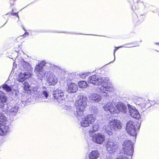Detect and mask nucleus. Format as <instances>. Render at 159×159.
<instances>
[{
	"label": "nucleus",
	"mask_w": 159,
	"mask_h": 159,
	"mask_svg": "<svg viewBox=\"0 0 159 159\" xmlns=\"http://www.w3.org/2000/svg\"><path fill=\"white\" fill-rule=\"evenodd\" d=\"M51 68L54 71L58 73L59 76L62 77V75L64 72L59 67L49 63H46L44 61H41L39 64L36 65L34 72L37 75L38 78L41 80L44 77L46 74V77L48 82L50 85H55L57 82V79L54 74L51 72H48L47 73L44 69Z\"/></svg>",
	"instance_id": "nucleus-1"
},
{
	"label": "nucleus",
	"mask_w": 159,
	"mask_h": 159,
	"mask_svg": "<svg viewBox=\"0 0 159 159\" xmlns=\"http://www.w3.org/2000/svg\"><path fill=\"white\" fill-rule=\"evenodd\" d=\"M88 82L96 85H100L102 84L101 86L99 88V90H97L103 96H107L108 95L107 92L108 91H113L114 89L113 85L109 82L107 78H102L95 75H93L89 77Z\"/></svg>",
	"instance_id": "nucleus-2"
},
{
	"label": "nucleus",
	"mask_w": 159,
	"mask_h": 159,
	"mask_svg": "<svg viewBox=\"0 0 159 159\" xmlns=\"http://www.w3.org/2000/svg\"><path fill=\"white\" fill-rule=\"evenodd\" d=\"M5 95L3 92H0V96L2 98L0 99V108L3 111L7 112L10 116L16 115L18 111V107L10 104H6L7 97Z\"/></svg>",
	"instance_id": "nucleus-3"
},
{
	"label": "nucleus",
	"mask_w": 159,
	"mask_h": 159,
	"mask_svg": "<svg viewBox=\"0 0 159 159\" xmlns=\"http://www.w3.org/2000/svg\"><path fill=\"white\" fill-rule=\"evenodd\" d=\"M103 107L105 111L113 114H117L120 112L125 113L127 110L126 106L121 102L118 103L116 105L109 102L104 105Z\"/></svg>",
	"instance_id": "nucleus-4"
},
{
	"label": "nucleus",
	"mask_w": 159,
	"mask_h": 159,
	"mask_svg": "<svg viewBox=\"0 0 159 159\" xmlns=\"http://www.w3.org/2000/svg\"><path fill=\"white\" fill-rule=\"evenodd\" d=\"M87 98L85 96L82 95L78 96V100L75 102L76 111L74 113L75 115L78 118L79 116L83 115L84 112L87 106Z\"/></svg>",
	"instance_id": "nucleus-5"
},
{
	"label": "nucleus",
	"mask_w": 159,
	"mask_h": 159,
	"mask_svg": "<svg viewBox=\"0 0 159 159\" xmlns=\"http://www.w3.org/2000/svg\"><path fill=\"white\" fill-rule=\"evenodd\" d=\"M122 127V124L119 120H110L107 125L104 126L103 129L109 135L113 134V131L120 129Z\"/></svg>",
	"instance_id": "nucleus-6"
},
{
	"label": "nucleus",
	"mask_w": 159,
	"mask_h": 159,
	"mask_svg": "<svg viewBox=\"0 0 159 159\" xmlns=\"http://www.w3.org/2000/svg\"><path fill=\"white\" fill-rule=\"evenodd\" d=\"M7 119L5 116L0 113V135H6L9 132V127L7 124Z\"/></svg>",
	"instance_id": "nucleus-7"
},
{
	"label": "nucleus",
	"mask_w": 159,
	"mask_h": 159,
	"mask_svg": "<svg viewBox=\"0 0 159 159\" xmlns=\"http://www.w3.org/2000/svg\"><path fill=\"white\" fill-rule=\"evenodd\" d=\"M139 126L136 127L135 123L133 121L130 120L127 122L126 127V130L127 132L130 135L135 137L138 133V130Z\"/></svg>",
	"instance_id": "nucleus-8"
},
{
	"label": "nucleus",
	"mask_w": 159,
	"mask_h": 159,
	"mask_svg": "<svg viewBox=\"0 0 159 159\" xmlns=\"http://www.w3.org/2000/svg\"><path fill=\"white\" fill-rule=\"evenodd\" d=\"M133 145V143L131 141H125L123 144L121 153L132 156L134 151Z\"/></svg>",
	"instance_id": "nucleus-9"
},
{
	"label": "nucleus",
	"mask_w": 159,
	"mask_h": 159,
	"mask_svg": "<svg viewBox=\"0 0 159 159\" xmlns=\"http://www.w3.org/2000/svg\"><path fill=\"white\" fill-rule=\"evenodd\" d=\"M107 151L108 153L113 154L118 148L117 143L113 139H108L106 144Z\"/></svg>",
	"instance_id": "nucleus-10"
},
{
	"label": "nucleus",
	"mask_w": 159,
	"mask_h": 159,
	"mask_svg": "<svg viewBox=\"0 0 159 159\" xmlns=\"http://www.w3.org/2000/svg\"><path fill=\"white\" fill-rule=\"evenodd\" d=\"M53 96L54 100L59 103H61L67 97V95L65 94L63 90L57 89L53 93Z\"/></svg>",
	"instance_id": "nucleus-11"
},
{
	"label": "nucleus",
	"mask_w": 159,
	"mask_h": 159,
	"mask_svg": "<svg viewBox=\"0 0 159 159\" xmlns=\"http://www.w3.org/2000/svg\"><path fill=\"white\" fill-rule=\"evenodd\" d=\"M92 139L94 143L98 144H101L105 141V137L104 135L97 133L93 135Z\"/></svg>",
	"instance_id": "nucleus-12"
},
{
	"label": "nucleus",
	"mask_w": 159,
	"mask_h": 159,
	"mask_svg": "<svg viewBox=\"0 0 159 159\" xmlns=\"http://www.w3.org/2000/svg\"><path fill=\"white\" fill-rule=\"evenodd\" d=\"M31 72H20L16 77V79L17 81L20 82L24 81L25 79L31 76Z\"/></svg>",
	"instance_id": "nucleus-13"
},
{
	"label": "nucleus",
	"mask_w": 159,
	"mask_h": 159,
	"mask_svg": "<svg viewBox=\"0 0 159 159\" xmlns=\"http://www.w3.org/2000/svg\"><path fill=\"white\" fill-rule=\"evenodd\" d=\"M130 115L132 117L135 118H139L140 115L138 111L134 107L129 104L127 105Z\"/></svg>",
	"instance_id": "nucleus-14"
},
{
	"label": "nucleus",
	"mask_w": 159,
	"mask_h": 159,
	"mask_svg": "<svg viewBox=\"0 0 159 159\" xmlns=\"http://www.w3.org/2000/svg\"><path fill=\"white\" fill-rule=\"evenodd\" d=\"M42 95L43 99L42 100H39V101L44 102H49L50 101V99L48 98L49 95L47 88L45 87H43L41 89Z\"/></svg>",
	"instance_id": "nucleus-15"
},
{
	"label": "nucleus",
	"mask_w": 159,
	"mask_h": 159,
	"mask_svg": "<svg viewBox=\"0 0 159 159\" xmlns=\"http://www.w3.org/2000/svg\"><path fill=\"white\" fill-rule=\"evenodd\" d=\"M135 103L140 107L141 108H144L146 105V104L148 103V101L144 99L140 98H139L136 99L135 101Z\"/></svg>",
	"instance_id": "nucleus-16"
},
{
	"label": "nucleus",
	"mask_w": 159,
	"mask_h": 159,
	"mask_svg": "<svg viewBox=\"0 0 159 159\" xmlns=\"http://www.w3.org/2000/svg\"><path fill=\"white\" fill-rule=\"evenodd\" d=\"M78 90L77 85L75 83H72L68 84L67 91L70 93H75Z\"/></svg>",
	"instance_id": "nucleus-17"
},
{
	"label": "nucleus",
	"mask_w": 159,
	"mask_h": 159,
	"mask_svg": "<svg viewBox=\"0 0 159 159\" xmlns=\"http://www.w3.org/2000/svg\"><path fill=\"white\" fill-rule=\"evenodd\" d=\"M89 98L96 102H99L102 99L101 96L99 94L96 93L91 94Z\"/></svg>",
	"instance_id": "nucleus-18"
},
{
	"label": "nucleus",
	"mask_w": 159,
	"mask_h": 159,
	"mask_svg": "<svg viewBox=\"0 0 159 159\" xmlns=\"http://www.w3.org/2000/svg\"><path fill=\"white\" fill-rule=\"evenodd\" d=\"M100 154L97 150L92 151L89 154V159H97L99 157Z\"/></svg>",
	"instance_id": "nucleus-19"
},
{
	"label": "nucleus",
	"mask_w": 159,
	"mask_h": 159,
	"mask_svg": "<svg viewBox=\"0 0 159 159\" xmlns=\"http://www.w3.org/2000/svg\"><path fill=\"white\" fill-rule=\"evenodd\" d=\"M2 88L5 91L8 93H13V91H16L13 88V86L12 85L10 86L7 84H4L2 85Z\"/></svg>",
	"instance_id": "nucleus-20"
},
{
	"label": "nucleus",
	"mask_w": 159,
	"mask_h": 159,
	"mask_svg": "<svg viewBox=\"0 0 159 159\" xmlns=\"http://www.w3.org/2000/svg\"><path fill=\"white\" fill-rule=\"evenodd\" d=\"M86 119L89 124H93L96 120V116L93 114H89L85 116Z\"/></svg>",
	"instance_id": "nucleus-21"
},
{
	"label": "nucleus",
	"mask_w": 159,
	"mask_h": 159,
	"mask_svg": "<svg viewBox=\"0 0 159 159\" xmlns=\"http://www.w3.org/2000/svg\"><path fill=\"white\" fill-rule=\"evenodd\" d=\"M80 125L82 127H87L90 124L88 120L86 119V117L84 116L82 119L80 123Z\"/></svg>",
	"instance_id": "nucleus-22"
},
{
	"label": "nucleus",
	"mask_w": 159,
	"mask_h": 159,
	"mask_svg": "<svg viewBox=\"0 0 159 159\" xmlns=\"http://www.w3.org/2000/svg\"><path fill=\"white\" fill-rule=\"evenodd\" d=\"M21 64L23 68L25 69V70H28L31 69V66L28 63L25 61L23 59L21 60Z\"/></svg>",
	"instance_id": "nucleus-23"
},
{
	"label": "nucleus",
	"mask_w": 159,
	"mask_h": 159,
	"mask_svg": "<svg viewBox=\"0 0 159 159\" xmlns=\"http://www.w3.org/2000/svg\"><path fill=\"white\" fill-rule=\"evenodd\" d=\"M79 86L80 88H84L86 87L87 85L86 82L84 81H81L78 83Z\"/></svg>",
	"instance_id": "nucleus-24"
},
{
	"label": "nucleus",
	"mask_w": 159,
	"mask_h": 159,
	"mask_svg": "<svg viewBox=\"0 0 159 159\" xmlns=\"http://www.w3.org/2000/svg\"><path fill=\"white\" fill-rule=\"evenodd\" d=\"M64 108L66 110L68 111H70L71 112H74L72 111L73 108L70 106H65Z\"/></svg>",
	"instance_id": "nucleus-25"
},
{
	"label": "nucleus",
	"mask_w": 159,
	"mask_h": 159,
	"mask_svg": "<svg viewBox=\"0 0 159 159\" xmlns=\"http://www.w3.org/2000/svg\"><path fill=\"white\" fill-rule=\"evenodd\" d=\"M93 128L94 131H96L98 130L99 127L98 124H96L93 125Z\"/></svg>",
	"instance_id": "nucleus-26"
},
{
	"label": "nucleus",
	"mask_w": 159,
	"mask_h": 159,
	"mask_svg": "<svg viewBox=\"0 0 159 159\" xmlns=\"http://www.w3.org/2000/svg\"><path fill=\"white\" fill-rule=\"evenodd\" d=\"M24 88L25 89L30 90V86L29 84L27 83H25L24 84Z\"/></svg>",
	"instance_id": "nucleus-27"
},
{
	"label": "nucleus",
	"mask_w": 159,
	"mask_h": 159,
	"mask_svg": "<svg viewBox=\"0 0 159 159\" xmlns=\"http://www.w3.org/2000/svg\"><path fill=\"white\" fill-rule=\"evenodd\" d=\"M10 15L13 16H15L17 17H19V16H18V12H16L14 13L13 11V10L12 9V10L11 12V13H10Z\"/></svg>",
	"instance_id": "nucleus-28"
},
{
	"label": "nucleus",
	"mask_w": 159,
	"mask_h": 159,
	"mask_svg": "<svg viewBox=\"0 0 159 159\" xmlns=\"http://www.w3.org/2000/svg\"><path fill=\"white\" fill-rule=\"evenodd\" d=\"M88 75V74L87 73H83L80 75V77L82 78L83 79H84Z\"/></svg>",
	"instance_id": "nucleus-29"
},
{
	"label": "nucleus",
	"mask_w": 159,
	"mask_h": 159,
	"mask_svg": "<svg viewBox=\"0 0 159 159\" xmlns=\"http://www.w3.org/2000/svg\"><path fill=\"white\" fill-rule=\"evenodd\" d=\"M122 47L121 46H119V47H116L115 48H116V49L115 50H116L117 49H118L120 48H121Z\"/></svg>",
	"instance_id": "nucleus-30"
},
{
	"label": "nucleus",
	"mask_w": 159,
	"mask_h": 159,
	"mask_svg": "<svg viewBox=\"0 0 159 159\" xmlns=\"http://www.w3.org/2000/svg\"><path fill=\"white\" fill-rule=\"evenodd\" d=\"M106 159H112V158L110 157H107Z\"/></svg>",
	"instance_id": "nucleus-31"
},
{
	"label": "nucleus",
	"mask_w": 159,
	"mask_h": 159,
	"mask_svg": "<svg viewBox=\"0 0 159 159\" xmlns=\"http://www.w3.org/2000/svg\"><path fill=\"white\" fill-rule=\"evenodd\" d=\"M0 92H3L2 91H0ZM2 99V97H1V96H0V99Z\"/></svg>",
	"instance_id": "nucleus-32"
},
{
	"label": "nucleus",
	"mask_w": 159,
	"mask_h": 159,
	"mask_svg": "<svg viewBox=\"0 0 159 159\" xmlns=\"http://www.w3.org/2000/svg\"><path fill=\"white\" fill-rule=\"evenodd\" d=\"M115 50H114V56H115Z\"/></svg>",
	"instance_id": "nucleus-33"
},
{
	"label": "nucleus",
	"mask_w": 159,
	"mask_h": 159,
	"mask_svg": "<svg viewBox=\"0 0 159 159\" xmlns=\"http://www.w3.org/2000/svg\"><path fill=\"white\" fill-rule=\"evenodd\" d=\"M156 44H159V43H156Z\"/></svg>",
	"instance_id": "nucleus-34"
},
{
	"label": "nucleus",
	"mask_w": 159,
	"mask_h": 159,
	"mask_svg": "<svg viewBox=\"0 0 159 159\" xmlns=\"http://www.w3.org/2000/svg\"><path fill=\"white\" fill-rule=\"evenodd\" d=\"M115 57H114V60H115Z\"/></svg>",
	"instance_id": "nucleus-35"
}]
</instances>
